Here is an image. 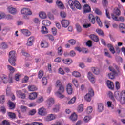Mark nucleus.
Listing matches in <instances>:
<instances>
[{
	"mask_svg": "<svg viewBox=\"0 0 125 125\" xmlns=\"http://www.w3.org/2000/svg\"><path fill=\"white\" fill-rule=\"evenodd\" d=\"M21 14L23 16V18L26 20H29V18L28 16L33 15V11L29 8L23 7L21 10Z\"/></svg>",
	"mask_w": 125,
	"mask_h": 125,
	"instance_id": "1",
	"label": "nucleus"
},
{
	"mask_svg": "<svg viewBox=\"0 0 125 125\" xmlns=\"http://www.w3.org/2000/svg\"><path fill=\"white\" fill-rule=\"evenodd\" d=\"M108 69L110 71V72H111V73L108 74V77L109 79H110V80H113V79H115V75H117V71H116V69L117 70V71L121 70L120 68L118 67V66L116 64H114L113 66H110Z\"/></svg>",
	"mask_w": 125,
	"mask_h": 125,
	"instance_id": "2",
	"label": "nucleus"
},
{
	"mask_svg": "<svg viewBox=\"0 0 125 125\" xmlns=\"http://www.w3.org/2000/svg\"><path fill=\"white\" fill-rule=\"evenodd\" d=\"M9 62L12 66H15V62L16 61V52L11 51L9 53Z\"/></svg>",
	"mask_w": 125,
	"mask_h": 125,
	"instance_id": "3",
	"label": "nucleus"
},
{
	"mask_svg": "<svg viewBox=\"0 0 125 125\" xmlns=\"http://www.w3.org/2000/svg\"><path fill=\"white\" fill-rule=\"evenodd\" d=\"M94 96V91H93V89L92 88H90L88 89V93L86 94L84 96V99L87 102H90L91 101V98H92L93 96Z\"/></svg>",
	"mask_w": 125,
	"mask_h": 125,
	"instance_id": "4",
	"label": "nucleus"
},
{
	"mask_svg": "<svg viewBox=\"0 0 125 125\" xmlns=\"http://www.w3.org/2000/svg\"><path fill=\"white\" fill-rule=\"evenodd\" d=\"M55 85L56 87L59 88V91H61V92H64L65 91V87L64 86L62 85V83L61 82V80H58L56 81L55 83Z\"/></svg>",
	"mask_w": 125,
	"mask_h": 125,
	"instance_id": "5",
	"label": "nucleus"
},
{
	"mask_svg": "<svg viewBox=\"0 0 125 125\" xmlns=\"http://www.w3.org/2000/svg\"><path fill=\"white\" fill-rule=\"evenodd\" d=\"M87 77L91 83L94 84V83H96V79H95V77L92 72H89L87 74Z\"/></svg>",
	"mask_w": 125,
	"mask_h": 125,
	"instance_id": "6",
	"label": "nucleus"
},
{
	"mask_svg": "<svg viewBox=\"0 0 125 125\" xmlns=\"http://www.w3.org/2000/svg\"><path fill=\"white\" fill-rule=\"evenodd\" d=\"M56 115L53 114H50L45 117V121L46 122H50V121H53L56 119Z\"/></svg>",
	"mask_w": 125,
	"mask_h": 125,
	"instance_id": "7",
	"label": "nucleus"
},
{
	"mask_svg": "<svg viewBox=\"0 0 125 125\" xmlns=\"http://www.w3.org/2000/svg\"><path fill=\"white\" fill-rule=\"evenodd\" d=\"M7 10L9 13L12 14V15H15V14H17V9L14 7L9 6L7 8Z\"/></svg>",
	"mask_w": 125,
	"mask_h": 125,
	"instance_id": "8",
	"label": "nucleus"
},
{
	"mask_svg": "<svg viewBox=\"0 0 125 125\" xmlns=\"http://www.w3.org/2000/svg\"><path fill=\"white\" fill-rule=\"evenodd\" d=\"M61 23L63 28H67L70 25V21L68 20L63 19L61 21Z\"/></svg>",
	"mask_w": 125,
	"mask_h": 125,
	"instance_id": "9",
	"label": "nucleus"
},
{
	"mask_svg": "<svg viewBox=\"0 0 125 125\" xmlns=\"http://www.w3.org/2000/svg\"><path fill=\"white\" fill-rule=\"evenodd\" d=\"M34 42H35V37L31 36L28 39L26 45L27 46H32Z\"/></svg>",
	"mask_w": 125,
	"mask_h": 125,
	"instance_id": "10",
	"label": "nucleus"
},
{
	"mask_svg": "<svg viewBox=\"0 0 125 125\" xmlns=\"http://www.w3.org/2000/svg\"><path fill=\"white\" fill-rule=\"evenodd\" d=\"M38 97V93L34 92L28 94V99L29 100H35Z\"/></svg>",
	"mask_w": 125,
	"mask_h": 125,
	"instance_id": "11",
	"label": "nucleus"
},
{
	"mask_svg": "<svg viewBox=\"0 0 125 125\" xmlns=\"http://www.w3.org/2000/svg\"><path fill=\"white\" fill-rule=\"evenodd\" d=\"M46 114V109L44 107H41L38 109V115L40 116H45Z\"/></svg>",
	"mask_w": 125,
	"mask_h": 125,
	"instance_id": "12",
	"label": "nucleus"
},
{
	"mask_svg": "<svg viewBox=\"0 0 125 125\" xmlns=\"http://www.w3.org/2000/svg\"><path fill=\"white\" fill-rule=\"evenodd\" d=\"M16 94L18 97H19V98H21L22 99L26 98V94L22 92V91H21L20 90H18L16 91Z\"/></svg>",
	"mask_w": 125,
	"mask_h": 125,
	"instance_id": "13",
	"label": "nucleus"
},
{
	"mask_svg": "<svg viewBox=\"0 0 125 125\" xmlns=\"http://www.w3.org/2000/svg\"><path fill=\"white\" fill-rule=\"evenodd\" d=\"M54 104V99L53 98H48L47 99V104L48 108H50Z\"/></svg>",
	"mask_w": 125,
	"mask_h": 125,
	"instance_id": "14",
	"label": "nucleus"
},
{
	"mask_svg": "<svg viewBox=\"0 0 125 125\" xmlns=\"http://www.w3.org/2000/svg\"><path fill=\"white\" fill-rule=\"evenodd\" d=\"M66 91L69 95H71L73 94V86L72 84L68 83L66 86Z\"/></svg>",
	"mask_w": 125,
	"mask_h": 125,
	"instance_id": "15",
	"label": "nucleus"
},
{
	"mask_svg": "<svg viewBox=\"0 0 125 125\" xmlns=\"http://www.w3.org/2000/svg\"><path fill=\"white\" fill-rule=\"evenodd\" d=\"M83 9L84 11V13H87L88 12H90L91 9L90 8V6H89V4H85L83 5Z\"/></svg>",
	"mask_w": 125,
	"mask_h": 125,
	"instance_id": "16",
	"label": "nucleus"
},
{
	"mask_svg": "<svg viewBox=\"0 0 125 125\" xmlns=\"http://www.w3.org/2000/svg\"><path fill=\"white\" fill-rule=\"evenodd\" d=\"M39 16L41 19H46L47 18V15L44 11H41L39 13Z\"/></svg>",
	"mask_w": 125,
	"mask_h": 125,
	"instance_id": "17",
	"label": "nucleus"
},
{
	"mask_svg": "<svg viewBox=\"0 0 125 125\" xmlns=\"http://www.w3.org/2000/svg\"><path fill=\"white\" fill-rule=\"evenodd\" d=\"M63 64L65 65H71L73 63V60L70 58L65 59L62 60Z\"/></svg>",
	"mask_w": 125,
	"mask_h": 125,
	"instance_id": "18",
	"label": "nucleus"
},
{
	"mask_svg": "<svg viewBox=\"0 0 125 125\" xmlns=\"http://www.w3.org/2000/svg\"><path fill=\"white\" fill-rule=\"evenodd\" d=\"M112 19L113 20H115V21H120L121 22H124L125 21V18L123 17H120L119 18H118V17L116 16H114V15H112Z\"/></svg>",
	"mask_w": 125,
	"mask_h": 125,
	"instance_id": "19",
	"label": "nucleus"
},
{
	"mask_svg": "<svg viewBox=\"0 0 125 125\" xmlns=\"http://www.w3.org/2000/svg\"><path fill=\"white\" fill-rule=\"evenodd\" d=\"M1 81L4 84H6L8 83V78L6 75L1 76Z\"/></svg>",
	"mask_w": 125,
	"mask_h": 125,
	"instance_id": "20",
	"label": "nucleus"
},
{
	"mask_svg": "<svg viewBox=\"0 0 125 125\" xmlns=\"http://www.w3.org/2000/svg\"><path fill=\"white\" fill-rule=\"evenodd\" d=\"M106 85L109 89H114V87H115L114 83L110 80H108L106 82Z\"/></svg>",
	"mask_w": 125,
	"mask_h": 125,
	"instance_id": "21",
	"label": "nucleus"
},
{
	"mask_svg": "<svg viewBox=\"0 0 125 125\" xmlns=\"http://www.w3.org/2000/svg\"><path fill=\"white\" fill-rule=\"evenodd\" d=\"M21 32L26 37H29V36L31 35V32L27 29H22L21 30Z\"/></svg>",
	"mask_w": 125,
	"mask_h": 125,
	"instance_id": "22",
	"label": "nucleus"
},
{
	"mask_svg": "<svg viewBox=\"0 0 125 125\" xmlns=\"http://www.w3.org/2000/svg\"><path fill=\"white\" fill-rule=\"evenodd\" d=\"M91 71L95 75H99L100 74V69L98 67H92Z\"/></svg>",
	"mask_w": 125,
	"mask_h": 125,
	"instance_id": "23",
	"label": "nucleus"
},
{
	"mask_svg": "<svg viewBox=\"0 0 125 125\" xmlns=\"http://www.w3.org/2000/svg\"><path fill=\"white\" fill-rule=\"evenodd\" d=\"M88 19L92 24H95V17L92 14H90L88 16Z\"/></svg>",
	"mask_w": 125,
	"mask_h": 125,
	"instance_id": "24",
	"label": "nucleus"
},
{
	"mask_svg": "<svg viewBox=\"0 0 125 125\" xmlns=\"http://www.w3.org/2000/svg\"><path fill=\"white\" fill-rule=\"evenodd\" d=\"M114 16H120L121 15V11L119 9H115L113 13L111 14L112 18H113V15Z\"/></svg>",
	"mask_w": 125,
	"mask_h": 125,
	"instance_id": "25",
	"label": "nucleus"
},
{
	"mask_svg": "<svg viewBox=\"0 0 125 125\" xmlns=\"http://www.w3.org/2000/svg\"><path fill=\"white\" fill-rule=\"evenodd\" d=\"M72 83L73 85H74V86H75L76 88H78V87H79V86H80V83H79V81L77 79H75V78L72 79Z\"/></svg>",
	"mask_w": 125,
	"mask_h": 125,
	"instance_id": "26",
	"label": "nucleus"
},
{
	"mask_svg": "<svg viewBox=\"0 0 125 125\" xmlns=\"http://www.w3.org/2000/svg\"><path fill=\"white\" fill-rule=\"evenodd\" d=\"M8 71H9L10 74L9 75H12L14 72H15V68L11 66V65H8L7 66Z\"/></svg>",
	"mask_w": 125,
	"mask_h": 125,
	"instance_id": "27",
	"label": "nucleus"
},
{
	"mask_svg": "<svg viewBox=\"0 0 125 125\" xmlns=\"http://www.w3.org/2000/svg\"><path fill=\"white\" fill-rule=\"evenodd\" d=\"M70 120L72 121V122H75L78 119V115L76 113H73L69 117Z\"/></svg>",
	"mask_w": 125,
	"mask_h": 125,
	"instance_id": "28",
	"label": "nucleus"
},
{
	"mask_svg": "<svg viewBox=\"0 0 125 125\" xmlns=\"http://www.w3.org/2000/svg\"><path fill=\"white\" fill-rule=\"evenodd\" d=\"M104 110V105L102 103L98 104V108L97 111L98 112H102Z\"/></svg>",
	"mask_w": 125,
	"mask_h": 125,
	"instance_id": "29",
	"label": "nucleus"
},
{
	"mask_svg": "<svg viewBox=\"0 0 125 125\" xmlns=\"http://www.w3.org/2000/svg\"><path fill=\"white\" fill-rule=\"evenodd\" d=\"M56 5L60 9H64V4L59 0L56 1Z\"/></svg>",
	"mask_w": 125,
	"mask_h": 125,
	"instance_id": "30",
	"label": "nucleus"
},
{
	"mask_svg": "<svg viewBox=\"0 0 125 125\" xmlns=\"http://www.w3.org/2000/svg\"><path fill=\"white\" fill-rule=\"evenodd\" d=\"M89 38L96 42H98L99 41V38H98V37L94 34L90 35Z\"/></svg>",
	"mask_w": 125,
	"mask_h": 125,
	"instance_id": "31",
	"label": "nucleus"
},
{
	"mask_svg": "<svg viewBox=\"0 0 125 125\" xmlns=\"http://www.w3.org/2000/svg\"><path fill=\"white\" fill-rule=\"evenodd\" d=\"M41 46L42 48H46L48 47V43L45 41H42L41 42Z\"/></svg>",
	"mask_w": 125,
	"mask_h": 125,
	"instance_id": "32",
	"label": "nucleus"
},
{
	"mask_svg": "<svg viewBox=\"0 0 125 125\" xmlns=\"http://www.w3.org/2000/svg\"><path fill=\"white\" fill-rule=\"evenodd\" d=\"M76 100L77 97L74 96L68 102L67 104H68V105H73V104H75Z\"/></svg>",
	"mask_w": 125,
	"mask_h": 125,
	"instance_id": "33",
	"label": "nucleus"
},
{
	"mask_svg": "<svg viewBox=\"0 0 125 125\" xmlns=\"http://www.w3.org/2000/svg\"><path fill=\"white\" fill-rule=\"evenodd\" d=\"M42 25H43V26H48L50 25H51V22H50L49 20H44L42 21Z\"/></svg>",
	"mask_w": 125,
	"mask_h": 125,
	"instance_id": "34",
	"label": "nucleus"
},
{
	"mask_svg": "<svg viewBox=\"0 0 125 125\" xmlns=\"http://www.w3.org/2000/svg\"><path fill=\"white\" fill-rule=\"evenodd\" d=\"M68 5H69L70 8L72 9V10H75V1L74 2L72 0H69Z\"/></svg>",
	"mask_w": 125,
	"mask_h": 125,
	"instance_id": "35",
	"label": "nucleus"
},
{
	"mask_svg": "<svg viewBox=\"0 0 125 125\" xmlns=\"http://www.w3.org/2000/svg\"><path fill=\"white\" fill-rule=\"evenodd\" d=\"M55 95L57 96V97H58L59 98H60L61 99H62V98H64L65 97V96L64 95L62 94L59 91H57L55 93Z\"/></svg>",
	"mask_w": 125,
	"mask_h": 125,
	"instance_id": "36",
	"label": "nucleus"
},
{
	"mask_svg": "<svg viewBox=\"0 0 125 125\" xmlns=\"http://www.w3.org/2000/svg\"><path fill=\"white\" fill-rule=\"evenodd\" d=\"M41 32L42 34L45 35L48 34V29L45 26H42L41 28Z\"/></svg>",
	"mask_w": 125,
	"mask_h": 125,
	"instance_id": "37",
	"label": "nucleus"
},
{
	"mask_svg": "<svg viewBox=\"0 0 125 125\" xmlns=\"http://www.w3.org/2000/svg\"><path fill=\"white\" fill-rule=\"evenodd\" d=\"M28 90L29 91H36L38 90V88L34 85H30L28 86Z\"/></svg>",
	"mask_w": 125,
	"mask_h": 125,
	"instance_id": "38",
	"label": "nucleus"
},
{
	"mask_svg": "<svg viewBox=\"0 0 125 125\" xmlns=\"http://www.w3.org/2000/svg\"><path fill=\"white\" fill-rule=\"evenodd\" d=\"M107 47L109 49L110 51L111 52V53H112L113 54H114V53H116V51H115V49L114 48L113 45L111 44H108L107 45Z\"/></svg>",
	"mask_w": 125,
	"mask_h": 125,
	"instance_id": "39",
	"label": "nucleus"
},
{
	"mask_svg": "<svg viewBox=\"0 0 125 125\" xmlns=\"http://www.w3.org/2000/svg\"><path fill=\"white\" fill-rule=\"evenodd\" d=\"M77 111L79 113H82L83 111V105L82 104L78 105Z\"/></svg>",
	"mask_w": 125,
	"mask_h": 125,
	"instance_id": "40",
	"label": "nucleus"
},
{
	"mask_svg": "<svg viewBox=\"0 0 125 125\" xmlns=\"http://www.w3.org/2000/svg\"><path fill=\"white\" fill-rule=\"evenodd\" d=\"M95 19L99 27H102V22H101V20L100 19V18H99L98 16H96Z\"/></svg>",
	"mask_w": 125,
	"mask_h": 125,
	"instance_id": "41",
	"label": "nucleus"
},
{
	"mask_svg": "<svg viewBox=\"0 0 125 125\" xmlns=\"http://www.w3.org/2000/svg\"><path fill=\"white\" fill-rule=\"evenodd\" d=\"M60 109V106L59 105H56L54 108L52 109V112L53 113H57L59 111Z\"/></svg>",
	"mask_w": 125,
	"mask_h": 125,
	"instance_id": "42",
	"label": "nucleus"
},
{
	"mask_svg": "<svg viewBox=\"0 0 125 125\" xmlns=\"http://www.w3.org/2000/svg\"><path fill=\"white\" fill-rule=\"evenodd\" d=\"M72 76L75 78H81V73L77 71H74L72 72Z\"/></svg>",
	"mask_w": 125,
	"mask_h": 125,
	"instance_id": "43",
	"label": "nucleus"
},
{
	"mask_svg": "<svg viewBox=\"0 0 125 125\" xmlns=\"http://www.w3.org/2000/svg\"><path fill=\"white\" fill-rule=\"evenodd\" d=\"M77 8V9H81L82 6L81 5V4H80V2L78 1H75V9Z\"/></svg>",
	"mask_w": 125,
	"mask_h": 125,
	"instance_id": "44",
	"label": "nucleus"
},
{
	"mask_svg": "<svg viewBox=\"0 0 125 125\" xmlns=\"http://www.w3.org/2000/svg\"><path fill=\"white\" fill-rule=\"evenodd\" d=\"M76 28L77 32L78 33H81L83 31V29L82 28V26L79 23H77L76 25Z\"/></svg>",
	"mask_w": 125,
	"mask_h": 125,
	"instance_id": "45",
	"label": "nucleus"
},
{
	"mask_svg": "<svg viewBox=\"0 0 125 125\" xmlns=\"http://www.w3.org/2000/svg\"><path fill=\"white\" fill-rule=\"evenodd\" d=\"M10 109H14L15 108V104L12 102H9L8 103Z\"/></svg>",
	"mask_w": 125,
	"mask_h": 125,
	"instance_id": "46",
	"label": "nucleus"
},
{
	"mask_svg": "<svg viewBox=\"0 0 125 125\" xmlns=\"http://www.w3.org/2000/svg\"><path fill=\"white\" fill-rule=\"evenodd\" d=\"M8 116L10 119H15V118H16L15 113L13 112H8Z\"/></svg>",
	"mask_w": 125,
	"mask_h": 125,
	"instance_id": "47",
	"label": "nucleus"
},
{
	"mask_svg": "<svg viewBox=\"0 0 125 125\" xmlns=\"http://www.w3.org/2000/svg\"><path fill=\"white\" fill-rule=\"evenodd\" d=\"M21 77H22V74L20 73H17L15 75V79L17 82H18L20 78H21Z\"/></svg>",
	"mask_w": 125,
	"mask_h": 125,
	"instance_id": "48",
	"label": "nucleus"
},
{
	"mask_svg": "<svg viewBox=\"0 0 125 125\" xmlns=\"http://www.w3.org/2000/svg\"><path fill=\"white\" fill-rule=\"evenodd\" d=\"M0 47L3 49H5L8 47L7 44L6 42H3L0 44Z\"/></svg>",
	"mask_w": 125,
	"mask_h": 125,
	"instance_id": "49",
	"label": "nucleus"
},
{
	"mask_svg": "<svg viewBox=\"0 0 125 125\" xmlns=\"http://www.w3.org/2000/svg\"><path fill=\"white\" fill-rule=\"evenodd\" d=\"M42 83L43 84V85H46L47 84V78L46 77H43L42 80Z\"/></svg>",
	"mask_w": 125,
	"mask_h": 125,
	"instance_id": "50",
	"label": "nucleus"
},
{
	"mask_svg": "<svg viewBox=\"0 0 125 125\" xmlns=\"http://www.w3.org/2000/svg\"><path fill=\"white\" fill-rule=\"evenodd\" d=\"M91 120V117L89 116H86L84 118H83V122L84 123H88L89 121Z\"/></svg>",
	"mask_w": 125,
	"mask_h": 125,
	"instance_id": "51",
	"label": "nucleus"
},
{
	"mask_svg": "<svg viewBox=\"0 0 125 125\" xmlns=\"http://www.w3.org/2000/svg\"><path fill=\"white\" fill-rule=\"evenodd\" d=\"M32 21L33 22L35 23V24H40L41 22V20L39 18H34L33 20Z\"/></svg>",
	"mask_w": 125,
	"mask_h": 125,
	"instance_id": "52",
	"label": "nucleus"
},
{
	"mask_svg": "<svg viewBox=\"0 0 125 125\" xmlns=\"http://www.w3.org/2000/svg\"><path fill=\"white\" fill-rule=\"evenodd\" d=\"M108 95L112 100H113V101H115L114 94H113V93H112V92H108Z\"/></svg>",
	"mask_w": 125,
	"mask_h": 125,
	"instance_id": "53",
	"label": "nucleus"
},
{
	"mask_svg": "<svg viewBox=\"0 0 125 125\" xmlns=\"http://www.w3.org/2000/svg\"><path fill=\"white\" fill-rule=\"evenodd\" d=\"M92 111H93V109L92 108V106H89L87 107L86 112L87 114H91L92 113Z\"/></svg>",
	"mask_w": 125,
	"mask_h": 125,
	"instance_id": "54",
	"label": "nucleus"
},
{
	"mask_svg": "<svg viewBox=\"0 0 125 125\" xmlns=\"http://www.w3.org/2000/svg\"><path fill=\"white\" fill-rule=\"evenodd\" d=\"M8 83H13V78H12V74H9V78L8 79Z\"/></svg>",
	"mask_w": 125,
	"mask_h": 125,
	"instance_id": "55",
	"label": "nucleus"
},
{
	"mask_svg": "<svg viewBox=\"0 0 125 125\" xmlns=\"http://www.w3.org/2000/svg\"><path fill=\"white\" fill-rule=\"evenodd\" d=\"M58 73L60 75H64L65 74V71L62 67H60L58 69Z\"/></svg>",
	"mask_w": 125,
	"mask_h": 125,
	"instance_id": "56",
	"label": "nucleus"
},
{
	"mask_svg": "<svg viewBox=\"0 0 125 125\" xmlns=\"http://www.w3.org/2000/svg\"><path fill=\"white\" fill-rule=\"evenodd\" d=\"M20 109H21V111L22 113H25V112H27V106L21 105L20 107Z\"/></svg>",
	"mask_w": 125,
	"mask_h": 125,
	"instance_id": "57",
	"label": "nucleus"
},
{
	"mask_svg": "<svg viewBox=\"0 0 125 125\" xmlns=\"http://www.w3.org/2000/svg\"><path fill=\"white\" fill-rule=\"evenodd\" d=\"M44 100L43 97L40 96L37 100V103H42V102H43Z\"/></svg>",
	"mask_w": 125,
	"mask_h": 125,
	"instance_id": "58",
	"label": "nucleus"
},
{
	"mask_svg": "<svg viewBox=\"0 0 125 125\" xmlns=\"http://www.w3.org/2000/svg\"><path fill=\"white\" fill-rule=\"evenodd\" d=\"M58 53L59 55H62L63 54V49L62 47L60 46L58 48Z\"/></svg>",
	"mask_w": 125,
	"mask_h": 125,
	"instance_id": "59",
	"label": "nucleus"
},
{
	"mask_svg": "<svg viewBox=\"0 0 125 125\" xmlns=\"http://www.w3.org/2000/svg\"><path fill=\"white\" fill-rule=\"evenodd\" d=\"M36 113H37L36 109H32L29 112L28 114L29 116H34Z\"/></svg>",
	"mask_w": 125,
	"mask_h": 125,
	"instance_id": "60",
	"label": "nucleus"
},
{
	"mask_svg": "<svg viewBox=\"0 0 125 125\" xmlns=\"http://www.w3.org/2000/svg\"><path fill=\"white\" fill-rule=\"evenodd\" d=\"M5 17H6L5 13L2 12H0V20L5 18Z\"/></svg>",
	"mask_w": 125,
	"mask_h": 125,
	"instance_id": "61",
	"label": "nucleus"
},
{
	"mask_svg": "<svg viewBox=\"0 0 125 125\" xmlns=\"http://www.w3.org/2000/svg\"><path fill=\"white\" fill-rule=\"evenodd\" d=\"M11 93V87L8 86L6 89V94L8 96Z\"/></svg>",
	"mask_w": 125,
	"mask_h": 125,
	"instance_id": "62",
	"label": "nucleus"
},
{
	"mask_svg": "<svg viewBox=\"0 0 125 125\" xmlns=\"http://www.w3.org/2000/svg\"><path fill=\"white\" fill-rule=\"evenodd\" d=\"M94 11L97 15H101L102 14V12H101V11H100L98 8L94 9Z\"/></svg>",
	"mask_w": 125,
	"mask_h": 125,
	"instance_id": "63",
	"label": "nucleus"
},
{
	"mask_svg": "<svg viewBox=\"0 0 125 125\" xmlns=\"http://www.w3.org/2000/svg\"><path fill=\"white\" fill-rule=\"evenodd\" d=\"M96 32L99 36H104V33H103V31L101 29H97L96 30Z\"/></svg>",
	"mask_w": 125,
	"mask_h": 125,
	"instance_id": "64",
	"label": "nucleus"
}]
</instances>
